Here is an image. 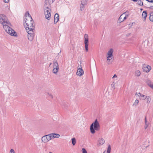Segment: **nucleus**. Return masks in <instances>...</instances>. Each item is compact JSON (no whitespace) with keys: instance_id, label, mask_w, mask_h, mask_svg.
Listing matches in <instances>:
<instances>
[{"instance_id":"obj_44","label":"nucleus","mask_w":153,"mask_h":153,"mask_svg":"<svg viewBox=\"0 0 153 153\" xmlns=\"http://www.w3.org/2000/svg\"><path fill=\"white\" fill-rule=\"evenodd\" d=\"M4 2L6 3H7L9 2V0H4Z\"/></svg>"},{"instance_id":"obj_48","label":"nucleus","mask_w":153,"mask_h":153,"mask_svg":"<svg viewBox=\"0 0 153 153\" xmlns=\"http://www.w3.org/2000/svg\"><path fill=\"white\" fill-rule=\"evenodd\" d=\"M52 64V63H50L49 65V67L51 66V65Z\"/></svg>"},{"instance_id":"obj_49","label":"nucleus","mask_w":153,"mask_h":153,"mask_svg":"<svg viewBox=\"0 0 153 153\" xmlns=\"http://www.w3.org/2000/svg\"><path fill=\"white\" fill-rule=\"evenodd\" d=\"M49 153H52V152H49Z\"/></svg>"},{"instance_id":"obj_26","label":"nucleus","mask_w":153,"mask_h":153,"mask_svg":"<svg viewBox=\"0 0 153 153\" xmlns=\"http://www.w3.org/2000/svg\"><path fill=\"white\" fill-rule=\"evenodd\" d=\"M71 140H72V144L73 145V146L75 145V144L76 143V139H75V138L74 137V138H72L71 139Z\"/></svg>"},{"instance_id":"obj_29","label":"nucleus","mask_w":153,"mask_h":153,"mask_svg":"<svg viewBox=\"0 0 153 153\" xmlns=\"http://www.w3.org/2000/svg\"><path fill=\"white\" fill-rule=\"evenodd\" d=\"M123 15L128 17V16L130 15L129 12L128 11H126V12L123 13Z\"/></svg>"},{"instance_id":"obj_39","label":"nucleus","mask_w":153,"mask_h":153,"mask_svg":"<svg viewBox=\"0 0 153 153\" xmlns=\"http://www.w3.org/2000/svg\"><path fill=\"white\" fill-rule=\"evenodd\" d=\"M128 18L126 16H123V22L124 20H125V19H126L127 18Z\"/></svg>"},{"instance_id":"obj_13","label":"nucleus","mask_w":153,"mask_h":153,"mask_svg":"<svg viewBox=\"0 0 153 153\" xmlns=\"http://www.w3.org/2000/svg\"><path fill=\"white\" fill-rule=\"evenodd\" d=\"M59 17L58 14L56 13L55 14L54 16V23H56L59 21Z\"/></svg>"},{"instance_id":"obj_6","label":"nucleus","mask_w":153,"mask_h":153,"mask_svg":"<svg viewBox=\"0 0 153 153\" xmlns=\"http://www.w3.org/2000/svg\"><path fill=\"white\" fill-rule=\"evenodd\" d=\"M45 18L48 20H50L51 16V14L49 10L45 9Z\"/></svg>"},{"instance_id":"obj_31","label":"nucleus","mask_w":153,"mask_h":153,"mask_svg":"<svg viewBox=\"0 0 153 153\" xmlns=\"http://www.w3.org/2000/svg\"><path fill=\"white\" fill-rule=\"evenodd\" d=\"M137 4L140 5H143V2L141 1V0H139L137 1Z\"/></svg>"},{"instance_id":"obj_22","label":"nucleus","mask_w":153,"mask_h":153,"mask_svg":"<svg viewBox=\"0 0 153 153\" xmlns=\"http://www.w3.org/2000/svg\"><path fill=\"white\" fill-rule=\"evenodd\" d=\"M46 136L47 138L48 139L47 140H48V141L52 139L51 135V134L46 135Z\"/></svg>"},{"instance_id":"obj_35","label":"nucleus","mask_w":153,"mask_h":153,"mask_svg":"<svg viewBox=\"0 0 153 153\" xmlns=\"http://www.w3.org/2000/svg\"><path fill=\"white\" fill-rule=\"evenodd\" d=\"M82 153H87L86 150L85 148H82Z\"/></svg>"},{"instance_id":"obj_50","label":"nucleus","mask_w":153,"mask_h":153,"mask_svg":"<svg viewBox=\"0 0 153 153\" xmlns=\"http://www.w3.org/2000/svg\"><path fill=\"white\" fill-rule=\"evenodd\" d=\"M103 153H104V152Z\"/></svg>"},{"instance_id":"obj_10","label":"nucleus","mask_w":153,"mask_h":153,"mask_svg":"<svg viewBox=\"0 0 153 153\" xmlns=\"http://www.w3.org/2000/svg\"><path fill=\"white\" fill-rule=\"evenodd\" d=\"M7 33L12 36H16V35L15 31L11 28V29H9V31H7Z\"/></svg>"},{"instance_id":"obj_33","label":"nucleus","mask_w":153,"mask_h":153,"mask_svg":"<svg viewBox=\"0 0 153 153\" xmlns=\"http://www.w3.org/2000/svg\"><path fill=\"white\" fill-rule=\"evenodd\" d=\"M55 0H49L48 1L49 3L50 4L53 3Z\"/></svg>"},{"instance_id":"obj_34","label":"nucleus","mask_w":153,"mask_h":153,"mask_svg":"<svg viewBox=\"0 0 153 153\" xmlns=\"http://www.w3.org/2000/svg\"><path fill=\"white\" fill-rule=\"evenodd\" d=\"M146 100H147V102L148 103L151 100V99L149 97H148L147 99L146 98Z\"/></svg>"},{"instance_id":"obj_14","label":"nucleus","mask_w":153,"mask_h":153,"mask_svg":"<svg viewBox=\"0 0 153 153\" xmlns=\"http://www.w3.org/2000/svg\"><path fill=\"white\" fill-rule=\"evenodd\" d=\"M51 135L52 139L54 138H58L60 137V135L59 134H56L54 133H51Z\"/></svg>"},{"instance_id":"obj_45","label":"nucleus","mask_w":153,"mask_h":153,"mask_svg":"<svg viewBox=\"0 0 153 153\" xmlns=\"http://www.w3.org/2000/svg\"><path fill=\"white\" fill-rule=\"evenodd\" d=\"M149 8L151 9H153V6H151Z\"/></svg>"},{"instance_id":"obj_3","label":"nucleus","mask_w":153,"mask_h":153,"mask_svg":"<svg viewBox=\"0 0 153 153\" xmlns=\"http://www.w3.org/2000/svg\"><path fill=\"white\" fill-rule=\"evenodd\" d=\"M113 49L111 48L108 51L107 53L108 56L107 57V62L108 64H110L113 61L111 57L113 56Z\"/></svg>"},{"instance_id":"obj_41","label":"nucleus","mask_w":153,"mask_h":153,"mask_svg":"<svg viewBox=\"0 0 153 153\" xmlns=\"http://www.w3.org/2000/svg\"><path fill=\"white\" fill-rule=\"evenodd\" d=\"M146 1H147L149 2H150L151 3H153V0H146Z\"/></svg>"},{"instance_id":"obj_47","label":"nucleus","mask_w":153,"mask_h":153,"mask_svg":"<svg viewBox=\"0 0 153 153\" xmlns=\"http://www.w3.org/2000/svg\"><path fill=\"white\" fill-rule=\"evenodd\" d=\"M134 2H136L137 1V0H132Z\"/></svg>"},{"instance_id":"obj_11","label":"nucleus","mask_w":153,"mask_h":153,"mask_svg":"<svg viewBox=\"0 0 153 153\" xmlns=\"http://www.w3.org/2000/svg\"><path fill=\"white\" fill-rule=\"evenodd\" d=\"M151 68V67L149 65L147 66H143L142 69L143 71L146 72L147 73L149 72Z\"/></svg>"},{"instance_id":"obj_2","label":"nucleus","mask_w":153,"mask_h":153,"mask_svg":"<svg viewBox=\"0 0 153 153\" xmlns=\"http://www.w3.org/2000/svg\"><path fill=\"white\" fill-rule=\"evenodd\" d=\"M100 128V125L97 119L90 126V130L91 133L94 134L95 133V130L98 131Z\"/></svg>"},{"instance_id":"obj_4","label":"nucleus","mask_w":153,"mask_h":153,"mask_svg":"<svg viewBox=\"0 0 153 153\" xmlns=\"http://www.w3.org/2000/svg\"><path fill=\"white\" fill-rule=\"evenodd\" d=\"M53 72L56 74L58 71L59 68L57 61L56 59H54L53 61Z\"/></svg>"},{"instance_id":"obj_43","label":"nucleus","mask_w":153,"mask_h":153,"mask_svg":"<svg viewBox=\"0 0 153 153\" xmlns=\"http://www.w3.org/2000/svg\"><path fill=\"white\" fill-rule=\"evenodd\" d=\"M117 75L116 74H114V75L113 77H112V78H117Z\"/></svg>"},{"instance_id":"obj_21","label":"nucleus","mask_w":153,"mask_h":153,"mask_svg":"<svg viewBox=\"0 0 153 153\" xmlns=\"http://www.w3.org/2000/svg\"><path fill=\"white\" fill-rule=\"evenodd\" d=\"M88 0H82L81 4L84 5H85L87 4Z\"/></svg>"},{"instance_id":"obj_20","label":"nucleus","mask_w":153,"mask_h":153,"mask_svg":"<svg viewBox=\"0 0 153 153\" xmlns=\"http://www.w3.org/2000/svg\"><path fill=\"white\" fill-rule=\"evenodd\" d=\"M123 14H122L119 17L118 20V22L119 23H120L122 22H123Z\"/></svg>"},{"instance_id":"obj_18","label":"nucleus","mask_w":153,"mask_h":153,"mask_svg":"<svg viewBox=\"0 0 153 153\" xmlns=\"http://www.w3.org/2000/svg\"><path fill=\"white\" fill-rule=\"evenodd\" d=\"M105 142L103 138H101L99 140L98 145L100 146L102 145Z\"/></svg>"},{"instance_id":"obj_46","label":"nucleus","mask_w":153,"mask_h":153,"mask_svg":"<svg viewBox=\"0 0 153 153\" xmlns=\"http://www.w3.org/2000/svg\"><path fill=\"white\" fill-rule=\"evenodd\" d=\"M45 7H46V9H48V10H49V9H50L49 8V7H48L47 6V7H46V6H45Z\"/></svg>"},{"instance_id":"obj_8","label":"nucleus","mask_w":153,"mask_h":153,"mask_svg":"<svg viewBox=\"0 0 153 153\" xmlns=\"http://www.w3.org/2000/svg\"><path fill=\"white\" fill-rule=\"evenodd\" d=\"M3 25V28L5 30L6 32H7V31H9V29H11V28L9 26L10 25V24L9 22H7L6 24H4Z\"/></svg>"},{"instance_id":"obj_5","label":"nucleus","mask_w":153,"mask_h":153,"mask_svg":"<svg viewBox=\"0 0 153 153\" xmlns=\"http://www.w3.org/2000/svg\"><path fill=\"white\" fill-rule=\"evenodd\" d=\"M84 38L85 39L84 43L85 45V50L86 52L88 51V36L87 34L84 35Z\"/></svg>"},{"instance_id":"obj_15","label":"nucleus","mask_w":153,"mask_h":153,"mask_svg":"<svg viewBox=\"0 0 153 153\" xmlns=\"http://www.w3.org/2000/svg\"><path fill=\"white\" fill-rule=\"evenodd\" d=\"M138 95V96H140L141 97V98L142 99V100H144L146 99V97H146V96L143 94H141V93H137V92H136L135 94V95Z\"/></svg>"},{"instance_id":"obj_32","label":"nucleus","mask_w":153,"mask_h":153,"mask_svg":"<svg viewBox=\"0 0 153 153\" xmlns=\"http://www.w3.org/2000/svg\"><path fill=\"white\" fill-rule=\"evenodd\" d=\"M115 83L114 82H113V83L111 85V86L112 88L114 89H115Z\"/></svg>"},{"instance_id":"obj_38","label":"nucleus","mask_w":153,"mask_h":153,"mask_svg":"<svg viewBox=\"0 0 153 153\" xmlns=\"http://www.w3.org/2000/svg\"><path fill=\"white\" fill-rule=\"evenodd\" d=\"M10 153H15L14 150L12 149L10 150Z\"/></svg>"},{"instance_id":"obj_40","label":"nucleus","mask_w":153,"mask_h":153,"mask_svg":"<svg viewBox=\"0 0 153 153\" xmlns=\"http://www.w3.org/2000/svg\"><path fill=\"white\" fill-rule=\"evenodd\" d=\"M48 1L47 0H45V1L44 3H45V5H47L48 4Z\"/></svg>"},{"instance_id":"obj_9","label":"nucleus","mask_w":153,"mask_h":153,"mask_svg":"<svg viewBox=\"0 0 153 153\" xmlns=\"http://www.w3.org/2000/svg\"><path fill=\"white\" fill-rule=\"evenodd\" d=\"M5 17V15H0V23L2 25L6 24L7 23V21L4 20Z\"/></svg>"},{"instance_id":"obj_27","label":"nucleus","mask_w":153,"mask_h":153,"mask_svg":"<svg viewBox=\"0 0 153 153\" xmlns=\"http://www.w3.org/2000/svg\"><path fill=\"white\" fill-rule=\"evenodd\" d=\"M111 150V147L110 145H108L107 150V153H110Z\"/></svg>"},{"instance_id":"obj_1","label":"nucleus","mask_w":153,"mask_h":153,"mask_svg":"<svg viewBox=\"0 0 153 153\" xmlns=\"http://www.w3.org/2000/svg\"><path fill=\"white\" fill-rule=\"evenodd\" d=\"M24 19L23 24L25 28L34 26V21L28 11L26 12L24 17Z\"/></svg>"},{"instance_id":"obj_25","label":"nucleus","mask_w":153,"mask_h":153,"mask_svg":"<svg viewBox=\"0 0 153 153\" xmlns=\"http://www.w3.org/2000/svg\"><path fill=\"white\" fill-rule=\"evenodd\" d=\"M139 100H136L134 103L133 105L134 106H136L138 104Z\"/></svg>"},{"instance_id":"obj_17","label":"nucleus","mask_w":153,"mask_h":153,"mask_svg":"<svg viewBox=\"0 0 153 153\" xmlns=\"http://www.w3.org/2000/svg\"><path fill=\"white\" fill-rule=\"evenodd\" d=\"M34 34H33L32 35L30 34H28L27 37L28 39L30 41H32L33 40L34 37Z\"/></svg>"},{"instance_id":"obj_16","label":"nucleus","mask_w":153,"mask_h":153,"mask_svg":"<svg viewBox=\"0 0 153 153\" xmlns=\"http://www.w3.org/2000/svg\"><path fill=\"white\" fill-rule=\"evenodd\" d=\"M42 141L44 143H46L48 142V140H47L48 139L47 138V137H46V135H44L43 136L42 138Z\"/></svg>"},{"instance_id":"obj_19","label":"nucleus","mask_w":153,"mask_h":153,"mask_svg":"<svg viewBox=\"0 0 153 153\" xmlns=\"http://www.w3.org/2000/svg\"><path fill=\"white\" fill-rule=\"evenodd\" d=\"M147 15V13L146 11H144L143 12L142 16L144 18V21L146 20V17Z\"/></svg>"},{"instance_id":"obj_30","label":"nucleus","mask_w":153,"mask_h":153,"mask_svg":"<svg viewBox=\"0 0 153 153\" xmlns=\"http://www.w3.org/2000/svg\"><path fill=\"white\" fill-rule=\"evenodd\" d=\"M85 8V5L80 4V10L81 11L83 10Z\"/></svg>"},{"instance_id":"obj_36","label":"nucleus","mask_w":153,"mask_h":153,"mask_svg":"<svg viewBox=\"0 0 153 153\" xmlns=\"http://www.w3.org/2000/svg\"><path fill=\"white\" fill-rule=\"evenodd\" d=\"M149 123H147V124H145V125L144 126V128H145V129H146L149 126Z\"/></svg>"},{"instance_id":"obj_23","label":"nucleus","mask_w":153,"mask_h":153,"mask_svg":"<svg viewBox=\"0 0 153 153\" xmlns=\"http://www.w3.org/2000/svg\"><path fill=\"white\" fill-rule=\"evenodd\" d=\"M135 75L137 76H139L140 75V72L139 70H137L135 72Z\"/></svg>"},{"instance_id":"obj_24","label":"nucleus","mask_w":153,"mask_h":153,"mask_svg":"<svg viewBox=\"0 0 153 153\" xmlns=\"http://www.w3.org/2000/svg\"><path fill=\"white\" fill-rule=\"evenodd\" d=\"M149 19L150 21L153 22V12L150 13Z\"/></svg>"},{"instance_id":"obj_12","label":"nucleus","mask_w":153,"mask_h":153,"mask_svg":"<svg viewBox=\"0 0 153 153\" xmlns=\"http://www.w3.org/2000/svg\"><path fill=\"white\" fill-rule=\"evenodd\" d=\"M84 72L81 68L78 69L76 72V74L79 76H81L84 74Z\"/></svg>"},{"instance_id":"obj_37","label":"nucleus","mask_w":153,"mask_h":153,"mask_svg":"<svg viewBox=\"0 0 153 153\" xmlns=\"http://www.w3.org/2000/svg\"><path fill=\"white\" fill-rule=\"evenodd\" d=\"M48 96L49 97H50L51 98H53V96L51 94L48 93Z\"/></svg>"},{"instance_id":"obj_7","label":"nucleus","mask_w":153,"mask_h":153,"mask_svg":"<svg viewBox=\"0 0 153 153\" xmlns=\"http://www.w3.org/2000/svg\"><path fill=\"white\" fill-rule=\"evenodd\" d=\"M34 27L33 26L31 27H30L29 28H25L27 33H28V34H30L32 35L33 34H34Z\"/></svg>"},{"instance_id":"obj_28","label":"nucleus","mask_w":153,"mask_h":153,"mask_svg":"<svg viewBox=\"0 0 153 153\" xmlns=\"http://www.w3.org/2000/svg\"><path fill=\"white\" fill-rule=\"evenodd\" d=\"M148 85L152 88L153 89V84H152V82L149 81L147 83Z\"/></svg>"},{"instance_id":"obj_42","label":"nucleus","mask_w":153,"mask_h":153,"mask_svg":"<svg viewBox=\"0 0 153 153\" xmlns=\"http://www.w3.org/2000/svg\"><path fill=\"white\" fill-rule=\"evenodd\" d=\"M145 124H147V123H147V119H146V116L145 117Z\"/></svg>"}]
</instances>
